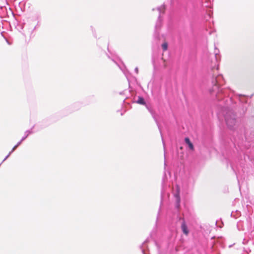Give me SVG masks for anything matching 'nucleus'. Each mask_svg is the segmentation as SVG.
Wrapping results in <instances>:
<instances>
[{
    "mask_svg": "<svg viewBox=\"0 0 254 254\" xmlns=\"http://www.w3.org/2000/svg\"><path fill=\"white\" fill-rule=\"evenodd\" d=\"M226 124L231 129H234L237 126V120L234 113L229 110H225L223 112Z\"/></svg>",
    "mask_w": 254,
    "mask_h": 254,
    "instance_id": "nucleus-1",
    "label": "nucleus"
},
{
    "mask_svg": "<svg viewBox=\"0 0 254 254\" xmlns=\"http://www.w3.org/2000/svg\"><path fill=\"white\" fill-rule=\"evenodd\" d=\"M182 230L183 233L186 235H188L189 234V231L188 230L187 226L185 222H183L181 226Z\"/></svg>",
    "mask_w": 254,
    "mask_h": 254,
    "instance_id": "nucleus-2",
    "label": "nucleus"
},
{
    "mask_svg": "<svg viewBox=\"0 0 254 254\" xmlns=\"http://www.w3.org/2000/svg\"><path fill=\"white\" fill-rule=\"evenodd\" d=\"M137 103L138 104L144 105H145L146 103L144 100V99L141 97H139L138 98V100L137 101Z\"/></svg>",
    "mask_w": 254,
    "mask_h": 254,
    "instance_id": "nucleus-3",
    "label": "nucleus"
},
{
    "mask_svg": "<svg viewBox=\"0 0 254 254\" xmlns=\"http://www.w3.org/2000/svg\"><path fill=\"white\" fill-rule=\"evenodd\" d=\"M185 144V147L186 148H188L191 150H193V149H194V147H193V144Z\"/></svg>",
    "mask_w": 254,
    "mask_h": 254,
    "instance_id": "nucleus-4",
    "label": "nucleus"
},
{
    "mask_svg": "<svg viewBox=\"0 0 254 254\" xmlns=\"http://www.w3.org/2000/svg\"><path fill=\"white\" fill-rule=\"evenodd\" d=\"M162 48L164 51H166L168 49V43L166 42H164L162 44Z\"/></svg>",
    "mask_w": 254,
    "mask_h": 254,
    "instance_id": "nucleus-5",
    "label": "nucleus"
},
{
    "mask_svg": "<svg viewBox=\"0 0 254 254\" xmlns=\"http://www.w3.org/2000/svg\"><path fill=\"white\" fill-rule=\"evenodd\" d=\"M175 196L176 198L177 203L179 204L180 201V197L179 194L178 193H177V194H176Z\"/></svg>",
    "mask_w": 254,
    "mask_h": 254,
    "instance_id": "nucleus-6",
    "label": "nucleus"
},
{
    "mask_svg": "<svg viewBox=\"0 0 254 254\" xmlns=\"http://www.w3.org/2000/svg\"><path fill=\"white\" fill-rule=\"evenodd\" d=\"M185 142L186 143H190V139L188 137L185 138Z\"/></svg>",
    "mask_w": 254,
    "mask_h": 254,
    "instance_id": "nucleus-7",
    "label": "nucleus"
},
{
    "mask_svg": "<svg viewBox=\"0 0 254 254\" xmlns=\"http://www.w3.org/2000/svg\"><path fill=\"white\" fill-rule=\"evenodd\" d=\"M162 60L163 61L164 63L166 62V60L164 59L163 58H162Z\"/></svg>",
    "mask_w": 254,
    "mask_h": 254,
    "instance_id": "nucleus-8",
    "label": "nucleus"
},
{
    "mask_svg": "<svg viewBox=\"0 0 254 254\" xmlns=\"http://www.w3.org/2000/svg\"><path fill=\"white\" fill-rule=\"evenodd\" d=\"M164 68H166L167 67V64H164Z\"/></svg>",
    "mask_w": 254,
    "mask_h": 254,
    "instance_id": "nucleus-9",
    "label": "nucleus"
},
{
    "mask_svg": "<svg viewBox=\"0 0 254 254\" xmlns=\"http://www.w3.org/2000/svg\"><path fill=\"white\" fill-rule=\"evenodd\" d=\"M183 146H180V148L181 149H183Z\"/></svg>",
    "mask_w": 254,
    "mask_h": 254,
    "instance_id": "nucleus-10",
    "label": "nucleus"
}]
</instances>
